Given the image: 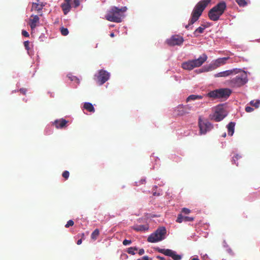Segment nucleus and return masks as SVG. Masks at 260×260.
Returning <instances> with one entry per match:
<instances>
[{"instance_id":"nucleus-1","label":"nucleus","mask_w":260,"mask_h":260,"mask_svg":"<svg viewBox=\"0 0 260 260\" xmlns=\"http://www.w3.org/2000/svg\"><path fill=\"white\" fill-rule=\"evenodd\" d=\"M211 1V0H202L197 3L192 10L188 24L185 26V28L189 29L190 26L199 19L203 12Z\"/></svg>"},{"instance_id":"nucleus-2","label":"nucleus","mask_w":260,"mask_h":260,"mask_svg":"<svg viewBox=\"0 0 260 260\" xmlns=\"http://www.w3.org/2000/svg\"><path fill=\"white\" fill-rule=\"evenodd\" d=\"M127 10L126 7H122L121 8H118L116 7H113L108 12L105 16L106 19L111 22L119 23L122 21V17L123 13Z\"/></svg>"},{"instance_id":"nucleus-3","label":"nucleus","mask_w":260,"mask_h":260,"mask_svg":"<svg viewBox=\"0 0 260 260\" xmlns=\"http://www.w3.org/2000/svg\"><path fill=\"white\" fill-rule=\"evenodd\" d=\"M207 56L205 54H203L198 59L189 60L188 61L182 63V68L183 69L191 70L194 68L201 66L207 59Z\"/></svg>"},{"instance_id":"nucleus-4","label":"nucleus","mask_w":260,"mask_h":260,"mask_svg":"<svg viewBox=\"0 0 260 260\" xmlns=\"http://www.w3.org/2000/svg\"><path fill=\"white\" fill-rule=\"evenodd\" d=\"M232 93L231 90L228 88H220L210 91L207 96L212 99L228 98Z\"/></svg>"},{"instance_id":"nucleus-5","label":"nucleus","mask_w":260,"mask_h":260,"mask_svg":"<svg viewBox=\"0 0 260 260\" xmlns=\"http://www.w3.org/2000/svg\"><path fill=\"white\" fill-rule=\"evenodd\" d=\"M166 233L167 231L165 227H160L148 237L147 241L150 243H155L161 241L165 239Z\"/></svg>"},{"instance_id":"nucleus-6","label":"nucleus","mask_w":260,"mask_h":260,"mask_svg":"<svg viewBox=\"0 0 260 260\" xmlns=\"http://www.w3.org/2000/svg\"><path fill=\"white\" fill-rule=\"evenodd\" d=\"M247 82L246 75L241 76H237L229 81V85L232 87H240L244 85Z\"/></svg>"},{"instance_id":"nucleus-7","label":"nucleus","mask_w":260,"mask_h":260,"mask_svg":"<svg viewBox=\"0 0 260 260\" xmlns=\"http://www.w3.org/2000/svg\"><path fill=\"white\" fill-rule=\"evenodd\" d=\"M226 116V112L222 106L216 107L215 112L211 117V119L218 122L222 120Z\"/></svg>"},{"instance_id":"nucleus-8","label":"nucleus","mask_w":260,"mask_h":260,"mask_svg":"<svg viewBox=\"0 0 260 260\" xmlns=\"http://www.w3.org/2000/svg\"><path fill=\"white\" fill-rule=\"evenodd\" d=\"M192 109V107L190 105H179L174 109V112L177 116H182L189 114Z\"/></svg>"},{"instance_id":"nucleus-9","label":"nucleus","mask_w":260,"mask_h":260,"mask_svg":"<svg viewBox=\"0 0 260 260\" xmlns=\"http://www.w3.org/2000/svg\"><path fill=\"white\" fill-rule=\"evenodd\" d=\"M200 134H205L213 128L212 124L207 120H203L201 117L199 119L198 122Z\"/></svg>"},{"instance_id":"nucleus-10","label":"nucleus","mask_w":260,"mask_h":260,"mask_svg":"<svg viewBox=\"0 0 260 260\" xmlns=\"http://www.w3.org/2000/svg\"><path fill=\"white\" fill-rule=\"evenodd\" d=\"M183 38L177 35L172 36L170 39L167 40V43L171 46L176 45L180 46L183 44Z\"/></svg>"},{"instance_id":"nucleus-11","label":"nucleus","mask_w":260,"mask_h":260,"mask_svg":"<svg viewBox=\"0 0 260 260\" xmlns=\"http://www.w3.org/2000/svg\"><path fill=\"white\" fill-rule=\"evenodd\" d=\"M158 251L166 256L171 257L174 260H180L181 255L177 254L176 252L169 249H158Z\"/></svg>"},{"instance_id":"nucleus-12","label":"nucleus","mask_w":260,"mask_h":260,"mask_svg":"<svg viewBox=\"0 0 260 260\" xmlns=\"http://www.w3.org/2000/svg\"><path fill=\"white\" fill-rule=\"evenodd\" d=\"M110 78V74L106 71L101 70L97 76L98 82L100 85H103Z\"/></svg>"},{"instance_id":"nucleus-13","label":"nucleus","mask_w":260,"mask_h":260,"mask_svg":"<svg viewBox=\"0 0 260 260\" xmlns=\"http://www.w3.org/2000/svg\"><path fill=\"white\" fill-rule=\"evenodd\" d=\"M226 8V4L223 2H220L211 9V11L217 12L222 15Z\"/></svg>"},{"instance_id":"nucleus-14","label":"nucleus","mask_w":260,"mask_h":260,"mask_svg":"<svg viewBox=\"0 0 260 260\" xmlns=\"http://www.w3.org/2000/svg\"><path fill=\"white\" fill-rule=\"evenodd\" d=\"M237 69H235L231 70H227L223 72H219L214 75L215 77H225L230 76L233 74H237L238 72Z\"/></svg>"},{"instance_id":"nucleus-15","label":"nucleus","mask_w":260,"mask_h":260,"mask_svg":"<svg viewBox=\"0 0 260 260\" xmlns=\"http://www.w3.org/2000/svg\"><path fill=\"white\" fill-rule=\"evenodd\" d=\"M64 3L61 5V8L63 14L67 15L71 10V6L70 2L71 0H63Z\"/></svg>"},{"instance_id":"nucleus-16","label":"nucleus","mask_w":260,"mask_h":260,"mask_svg":"<svg viewBox=\"0 0 260 260\" xmlns=\"http://www.w3.org/2000/svg\"><path fill=\"white\" fill-rule=\"evenodd\" d=\"M67 120L62 118L55 120L53 122V124L57 128H63L67 126Z\"/></svg>"},{"instance_id":"nucleus-17","label":"nucleus","mask_w":260,"mask_h":260,"mask_svg":"<svg viewBox=\"0 0 260 260\" xmlns=\"http://www.w3.org/2000/svg\"><path fill=\"white\" fill-rule=\"evenodd\" d=\"M194 220V218L192 217L189 216H183L182 214H179L178 215L177 218L176 219V222L178 223H181L183 221L187 222V221H192Z\"/></svg>"},{"instance_id":"nucleus-18","label":"nucleus","mask_w":260,"mask_h":260,"mask_svg":"<svg viewBox=\"0 0 260 260\" xmlns=\"http://www.w3.org/2000/svg\"><path fill=\"white\" fill-rule=\"evenodd\" d=\"M45 3L42 2H38L37 3H33L32 4L31 11L35 10L37 11H41L45 6Z\"/></svg>"},{"instance_id":"nucleus-19","label":"nucleus","mask_w":260,"mask_h":260,"mask_svg":"<svg viewBox=\"0 0 260 260\" xmlns=\"http://www.w3.org/2000/svg\"><path fill=\"white\" fill-rule=\"evenodd\" d=\"M221 15H220L219 13L217 12H212L211 11V9L210 10V11L208 12V17L210 18V20L216 21L219 19Z\"/></svg>"},{"instance_id":"nucleus-20","label":"nucleus","mask_w":260,"mask_h":260,"mask_svg":"<svg viewBox=\"0 0 260 260\" xmlns=\"http://www.w3.org/2000/svg\"><path fill=\"white\" fill-rule=\"evenodd\" d=\"M229 57H222L217 59L213 63L215 68L220 67L221 65L224 64L226 61L229 59Z\"/></svg>"},{"instance_id":"nucleus-21","label":"nucleus","mask_w":260,"mask_h":260,"mask_svg":"<svg viewBox=\"0 0 260 260\" xmlns=\"http://www.w3.org/2000/svg\"><path fill=\"white\" fill-rule=\"evenodd\" d=\"M31 17H33V18L29 20V25L30 28L32 29L36 27L37 23L39 22L40 19L37 15H32Z\"/></svg>"},{"instance_id":"nucleus-22","label":"nucleus","mask_w":260,"mask_h":260,"mask_svg":"<svg viewBox=\"0 0 260 260\" xmlns=\"http://www.w3.org/2000/svg\"><path fill=\"white\" fill-rule=\"evenodd\" d=\"M235 123L233 122H230L227 125L228 135L230 136H233L235 130Z\"/></svg>"},{"instance_id":"nucleus-23","label":"nucleus","mask_w":260,"mask_h":260,"mask_svg":"<svg viewBox=\"0 0 260 260\" xmlns=\"http://www.w3.org/2000/svg\"><path fill=\"white\" fill-rule=\"evenodd\" d=\"M133 229L136 231L142 232L148 230L149 226L147 225H138L134 226Z\"/></svg>"},{"instance_id":"nucleus-24","label":"nucleus","mask_w":260,"mask_h":260,"mask_svg":"<svg viewBox=\"0 0 260 260\" xmlns=\"http://www.w3.org/2000/svg\"><path fill=\"white\" fill-rule=\"evenodd\" d=\"M202 26L203 27H199L194 31L193 34L196 37H198L200 34H202L204 32V29L208 26V25H202Z\"/></svg>"},{"instance_id":"nucleus-25","label":"nucleus","mask_w":260,"mask_h":260,"mask_svg":"<svg viewBox=\"0 0 260 260\" xmlns=\"http://www.w3.org/2000/svg\"><path fill=\"white\" fill-rule=\"evenodd\" d=\"M84 108L90 112H94L95 111L94 108L90 103H85Z\"/></svg>"},{"instance_id":"nucleus-26","label":"nucleus","mask_w":260,"mask_h":260,"mask_svg":"<svg viewBox=\"0 0 260 260\" xmlns=\"http://www.w3.org/2000/svg\"><path fill=\"white\" fill-rule=\"evenodd\" d=\"M202 98L203 96L201 95L191 94L188 96V98L186 99V102H188L190 101H194L198 99H202Z\"/></svg>"},{"instance_id":"nucleus-27","label":"nucleus","mask_w":260,"mask_h":260,"mask_svg":"<svg viewBox=\"0 0 260 260\" xmlns=\"http://www.w3.org/2000/svg\"><path fill=\"white\" fill-rule=\"evenodd\" d=\"M100 234L99 230L96 229L93 231L91 235V239L93 240H96L97 237L99 236Z\"/></svg>"},{"instance_id":"nucleus-28","label":"nucleus","mask_w":260,"mask_h":260,"mask_svg":"<svg viewBox=\"0 0 260 260\" xmlns=\"http://www.w3.org/2000/svg\"><path fill=\"white\" fill-rule=\"evenodd\" d=\"M236 3L240 7H245L247 5V3L245 0H235Z\"/></svg>"},{"instance_id":"nucleus-29","label":"nucleus","mask_w":260,"mask_h":260,"mask_svg":"<svg viewBox=\"0 0 260 260\" xmlns=\"http://www.w3.org/2000/svg\"><path fill=\"white\" fill-rule=\"evenodd\" d=\"M250 104L252 106H254L256 108H257L259 107V105H260V101L259 100H256L255 101H251L250 102Z\"/></svg>"},{"instance_id":"nucleus-30","label":"nucleus","mask_w":260,"mask_h":260,"mask_svg":"<svg viewBox=\"0 0 260 260\" xmlns=\"http://www.w3.org/2000/svg\"><path fill=\"white\" fill-rule=\"evenodd\" d=\"M138 248L136 247H131L128 248L127 252L129 254L134 255L135 254V251H137Z\"/></svg>"},{"instance_id":"nucleus-31","label":"nucleus","mask_w":260,"mask_h":260,"mask_svg":"<svg viewBox=\"0 0 260 260\" xmlns=\"http://www.w3.org/2000/svg\"><path fill=\"white\" fill-rule=\"evenodd\" d=\"M61 34L63 36H67L69 34V30L67 28L61 27L60 28Z\"/></svg>"},{"instance_id":"nucleus-32","label":"nucleus","mask_w":260,"mask_h":260,"mask_svg":"<svg viewBox=\"0 0 260 260\" xmlns=\"http://www.w3.org/2000/svg\"><path fill=\"white\" fill-rule=\"evenodd\" d=\"M241 158V156L239 154H236L233 157V161L234 163L236 164L237 166L238 165V164H236V161Z\"/></svg>"},{"instance_id":"nucleus-33","label":"nucleus","mask_w":260,"mask_h":260,"mask_svg":"<svg viewBox=\"0 0 260 260\" xmlns=\"http://www.w3.org/2000/svg\"><path fill=\"white\" fill-rule=\"evenodd\" d=\"M70 173L68 171H64L62 174V177L65 178L66 180L68 179L69 177Z\"/></svg>"},{"instance_id":"nucleus-34","label":"nucleus","mask_w":260,"mask_h":260,"mask_svg":"<svg viewBox=\"0 0 260 260\" xmlns=\"http://www.w3.org/2000/svg\"><path fill=\"white\" fill-rule=\"evenodd\" d=\"M145 182H146V180L145 179H141V180H140L138 181H136L135 184H136V186H139L141 184H144L145 183Z\"/></svg>"},{"instance_id":"nucleus-35","label":"nucleus","mask_w":260,"mask_h":260,"mask_svg":"<svg viewBox=\"0 0 260 260\" xmlns=\"http://www.w3.org/2000/svg\"><path fill=\"white\" fill-rule=\"evenodd\" d=\"M191 211L186 208H183L181 210V214L184 213L185 214H188L190 213Z\"/></svg>"},{"instance_id":"nucleus-36","label":"nucleus","mask_w":260,"mask_h":260,"mask_svg":"<svg viewBox=\"0 0 260 260\" xmlns=\"http://www.w3.org/2000/svg\"><path fill=\"white\" fill-rule=\"evenodd\" d=\"M74 224V221L72 220H69L67 222V224L65 225V227L68 228H69L70 226H73Z\"/></svg>"},{"instance_id":"nucleus-37","label":"nucleus","mask_w":260,"mask_h":260,"mask_svg":"<svg viewBox=\"0 0 260 260\" xmlns=\"http://www.w3.org/2000/svg\"><path fill=\"white\" fill-rule=\"evenodd\" d=\"M68 77L70 79V80L71 81H74L75 82H76L77 83H79V79L78 78H77L75 76H68Z\"/></svg>"},{"instance_id":"nucleus-38","label":"nucleus","mask_w":260,"mask_h":260,"mask_svg":"<svg viewBox=\"0 0 260 260\" xmlns=\"http://www.w3.org/2000/svg\"><path fill=\"white\" fill-rule=\"evenodd\" d=\"M29 42L28 41H26L24 42V46L25 47V48L27 50H29Z\"/></svg>"},{"instance_id":"nucleus-39","label":"nucleus","mask_w":260,"mask_h":260,"mask_svg":"<svg viewBox=\"0 0 260 260\" xmlns=\"http://www.w3.org/2000/svg\"><path fill=\"white\" fill-rule=\"evenodd\" d=\"M254 110V109L251 108V107L247 106L245 108L246 112L249 113L251 112Z\"/></svg>"},{"instance_id":"nucleus-40","label":"nucleus","mask_w":260,"mask_h":260,"mask_svg":"<svg viewBox=\"0 0 260 260\" xmlns=\"http://www.w3.org/2000/svg\"><path fill=\"white\" fill-rule=\"evenodd\" d=\"M131 243H132L131 240H126V239L124 240L122 242V243L124 245H129V244H131Z\"/></svg>"},{"instance_id":"nucleus-41","label":"nucleus","mask_w":260,"mask_h":260,"mask_svg":"<svg viewBox=\"0 0 260 260\" xmlns=\"http://www.w3.org/2000/svg\"><path fill=\"white\" fill-rule=\"evenodd\" d=\"M74 7L77 8L80 5V2L79 0H73Z\"/></svg>"},{"instance_id":"nucleus-42","label":"nucleus","mask_w":260,"mask_h":260,"mask_svg":"<svg viewBox=\"0 0 260 260\" xmlns=\"http://www.w3.org/2000/svg\"><path fill=\"white\" fill-rule=\"evenodd\" d=\"M22 35L25 37H28L29 36V34L27 31L25 30L22 31Z\"/></svg>"},{"instance_id":"nucleus-43","label":"nucleus","mask_w":260,"mask_h":260,"mask_svg":"<svg viewBox=\"0 0 260 260\" xmlns=\"http://www.w3.org/2000/svg\"><path fill=\"white\" fill-rule=\"evenodd\" d=\"M19 91L23 94L25 95L26 94V93L27 89L26 88H20Z\"/></svg>"},{"instance_id":"nucleus-44","label":"nucleus","mask_w":260,"mask_h":260,"mask_svg":"<svg viewBox=\"0 0 260 260\" xmlns=\"http://www.w3.org/2000/svg\"><path fill=\"white\" fill-rule=\"evenodd\" d=\"M144 249L142 248V249H140L139 250V254L140 255H143L144 253Z\"/></svg>"},{"instance_id":"nucleus-45","label":"nucleus","mask_w":260,"mask_h":260,"mask_svg":"<svg viewBox=\"0 0 260 260\" xmlns=\"http://www.w3.org/2000/svg\"><path fill=\"white\" fill-rule=\"evenodd\" d=\"M156 258L160 260H171L170 259H166L164 257H162L159 255L157 256Z\"/></svg>"},{"instance_id":"nucleus-46","label":"nucleus","mask_w":260,"mask_h":260,"mask_svg":"<svg viewBox=\"0 0 260 260\" xmlns=\"http://www.w3.org/2000/svg\"><path fill=\"white\" fill-rule=\"evenodd\" d=\"M143 260H151L148 256H144L142 257Z\"/></svg>"},{"instance_id":"nucleus-47","label":"nucleus","mask_w":260,"mask_h":260,"mask_svg":"<svg viewBox=\"0 0 260 260\" xmlns=\"http://www.w3.org/2000/svg\"><path fill=\"white\" fill-rule=\"evenodd\" d=\"M82 243V239H79L77 241V244L78 245H80Z\"/></svg>"},{"instance_id":"nucleus-48","label":"nucleus","mask_w":260,"mask_h":260,"mask_svg":"<svg viewBox=\"0 0 260 260\" xmlns=\"http://www.w3.org/2000/svg\"><path fill=\"white\" fill-rule=\"evenodd\" d=\"M153 195L155 196H159V193H157L156 191H154L153 192Z\"/></svg>"},{"instance_id":"nucleus-49","label":"nucleus","mask_w":260,"mask_h":260,"mask_svg":"<svg viewBox=\"0 0 260 260\" xmlns=\"http://www.w3.org/2000/svg\"><path fill=\"white\" fill-rule=\"evenodd\" d=\"M111 37H114V34L113 32H112L110 35Z\"/></svg>"},{"instance_id":"nucleus-50","label":"nucleus","mask_w":260,"mask_h":260,"mask_svg":"<svg viewBox=\"0 0 260 260\" xmlns=\"http://www.w3.org/2000/svg\"><path fill=\"white\" fill-rule=\"evenodd\" d=\"M192 260H199L198 258H193Z\"/></svg>"},{"instance_id":"nucleus-51","label":"nucleus","mask_w":260,"mask_h":260,"mask_svg":"<svg viewBox=\"0 0 260 260\" xmlns=\"http://www.w3.org/2000/svg\"><path fill=\"white\" fill-rule=\"evenodd\" d=\"M222 136H223V137H225L226 136V134H225V133H224V134L222 135Z\"/></svg>"},{"instance_id":"nucleus-52","label":"nucleus","mask_w":260,"mask_h":260,"mask_svg":"<svg viewBox=\"0 0 260 260\" xmlns=\"http://www.w3.org/2000/svg\"><path fill=\"white\" fill-rule=\"evenodd\" d=\"M137 260H141V259H137Z\"/></svg>"}]
</instances>
